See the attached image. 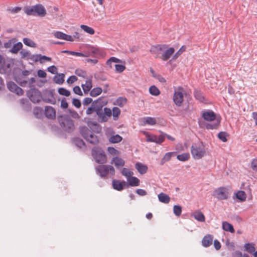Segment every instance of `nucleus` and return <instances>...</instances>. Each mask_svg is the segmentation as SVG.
<instances>
[{"mask_svg": "<svg viewBox=\"0 0 257 257\" xmlns=\"http://www.w3.org/2000/svg\"><path fill=\"white\" fill-rule=\"evenodd\" d=\"M65 75L63 73L59 74L54 77V81L58 84H62L64 81Z\"/></svg>", "mask_w": 257, "mask_h": 257, "instance_id": "nucleus-33", "label": "nucleus"}, {"mask_svg": "<svg viewBox=\"0 0 257 257\" xmlns=\"http://www.w3.org/2000/svg\"><path fill=\"white\" fill-rule=\"evenodd\" d=\"M41 99L46 103H49L52 104L56 103V99L54 97V93L52 90H46L42 95Z\"/></svg>", "mask_w": 257, "mask_h": 257, "instance_id": "nucleus-11", "label": "nucleus"}, {"mask_svg": "<svg viewBox=\"0 0 257 257\" xmlns=\"http://www.w3.org/2000/svg\"><path fill=\"white\" fill-rule=\"evenodd\" d=\"M135 167L138 170V171L141 174H145L147 170H148V167L144 164H142L141 163H137L135 165Z\"/></svg>", "mask_w": 257, "mask_h": 257, "instance_id": "nucleus-23", "label": "nucleus"}, {"mask_svg": "<svg viewBox=\"0 0 257 257\" xmlns=\"http://www.w3.org/2000/svg\"><path fill=\"white\" fill-rule=\"evenodd\" d=\"M184 91L183 88L181 86H179L177 90L174 91L173 100L176 106H182L184 100V95L187 94L186 93H184Z\"/></svg>", "mask_w": 257, "mask_h": 257, "instance_id": "nucleus-7", "label": "nucleus"}, {"mask_svg": "<svg viewBox=\"0 0 257 257\" xmlns=\"http://www.w3.org/2000/svg\"><path fill=\"white\" fill-rule=\"evenodd\" d=\"M174 52V48L173 47H170L164 52L160 58L163 61H166L171 57Z\"/></svg>", "mask_w": 257, "mask_h": 257, "instance_id": "nucleus-15", "label": "nucleus"}, {"mask_svg": "<svg viewBox=\"0 0 257 257\" xmlns=\"http://www.w3.org/2000/svg\"><path fill=\"white\" fill-rule=\"evenodd\" d=\"M229 135L225 132H220L217 135L218 139L223 142H226L227 141V137Z\"/></svg>", "mask_w": 257, "mask_h": 257, "instance_id": "nucleus-41", "label": "nucleus"}, {"mask_svg": "<svg viewBox=\"0 0 257 257\" xmlns=\"http://www.w3.org/2000/svg\"><path fill=\"white\" fill-rule=\"evenodd\" d=\"M95 112L98 117L101 118L100 122H106L108 120V118L104 115V110L102 109V105L96 106Z\"/></svg>", "mask_w": 257, "mask_h": 257, "instance_id": "nucleus-18", "label": "nucleus"}, {"mask_svg": "<svg viewBox=\"0 0 257 257\" xmlns=\"http://www.w3.org/2000/svg\"><path fill=\"white\" fill-rule=\"evenodd\" d=\"M35 6L26 8L25 10V13L28 16H35Z\"/></svg>", "mask_w": 257, "mask_h": 257, "instance_id": "nucleus-51", "label": "nucleus"}, {"mask_svg": "<svg viewBox=\"0 0 257 257\" xmlns=\"http://www.w3.org/2000/svg\"><path fill=\"white\" fill-rule=\"evenodd\" d=\"M89 138L86 140L88 142L93 145H96L98 143L99 140L97 136L92 133L91 135H89Z\"/></svg>", "mask_w": 257, "mask_h": 257, "instance_id": "nucleus-31", "label": "nucleus"}, {"mask_svg": "<svg viewBox=\"0 0 257 257\" xmlns=\"http://www.w3.org/2000/svg\"><path fill=\"white\" fill-rule=\"evenodd\" d=\"M126 67L124 65H121V64H115V72L116 73H121L125 69Z\"/></svg>", "mask_w": 257, "mask_h": 257, "instance_id": "nucleus-55", "label": "nucleus"}, {"mask_svg": "<svg viewBox=\"0 0 257 257\" xmlns=\"http://www.w3.org/2000/svg\"><path fill=\"white\" fill-rule=\"evenodd\" d=\"M244 250L248 252L251 253L253 252L255 250V244L253 243H246L244 245Z\"/></svg>", "mask_w": 257, "mask_h": 257, "instance_id": "nucleus-30", "label": "nucleus"}, {"mask_svg": "<svg viewBox=\"0 0 257 257\" xmlns=\"http://www.w3.org/2000/svg\"><path fill=\"white\" fill-rule=\"evenodd\" d=\"M23 47V44L21 42H18L17 43L14 45L13 48L11 49V52L13 53L16 54Z\"/></svg>", "mask_w": 257, "mask_h": 257, "instance_id": "nucleus-40", "label": "nucleus"}, {"mask_svg": "<svg viewBox=\"0 0 257 257\" xmlns=\"http://www.w3.org/2000/svg\"><path fill=\"white\" fill-rule=\"evenodd\" d=\"M251 168L254 171L257 172V158L252 160L250 164Z\"/></svg>", "mask_w": 257, "mask_h": 257, "instance_id": "nucleus-57", "label": "nucleus"}, {"mask_svg": "<svg viewBox=\"0 0 257 257\" xmlns=\"http://www.w3.org/2000/svg\"><path fill=\"white\" fill-rule=\"evenodd\" d=\"M107 151L110 154H111L112 155H115L118 153V152L117 150H116L113 147H108Z\"/></svg>", "mask_w": 257, "mask_h": 257, "instance_id": "nucleus-62", "label": "nucleus"}, {"mask_svg": "<svg viewBox=\"0 0 257 257\" xmlns=\"http://www.w3.org/2000/svg\"><path fill=\"white\" fill-rule=\"evenodd\" d=\"M236 198L238 199L240 201H244L245 200L246 195L244 191H238L235 194Z\"/></svg>", "mask_w": 257, "mask_h": 257, "instance_id": "nucleus-35", "label": "nucleus"}, {"mask_svg": "<svg viewBox=\"0 0 257 257\" xmlns=\"http://www.w3.org/2000/svg\"><path fill=\"white\" fill-rule=\"evenodd\" d=\"M91 77L88 80H87L86 81V83L85 84H82L81 86L82 87V89L83 90L84 93L85 94H87L88 92L91 89L92 85V79Z\"/></svg>", "mask_w": 257, "mask_h": 257, "instance_id": "nucleus-24", "label": "nucleus"}, {"mask_svg": "<svg viewBox=\"0 0 257 257\" xmlns=\"http://www.w3.org/2000/svg\"><path fill=\"white\" fill-rule=\"evenodd\" d=\"M213 237L211 234H207L205 235L202 240V245L205 247L210 246L213 242Z\"/></svg>", "mask_w": 257, "mask_h": 257, "instance_id": "nucleus-16", "label": "nucleus"}, {"mask_svg": "<svg viewBox=\"0 0 257 257\" xmlns=\"http://www.w3.org/2000/svg\"><path fill=\"white\" fill-rule=\"evenodd\" d=\"M80 132L85 140H87L89 138V136L91 135L92 133V132L86 126L81 127Z\"/></svg>", "mask_w": 257, "mask_h": 257, "instance_id": "nucleus-20", "label": "nucleus"}, {"mask_svg": "<svg viewBox=\"0 0 257 257\" xmlns=\"http://www.w3.org/2000/svg\"><path fill=\"white\" fill-rule=\"evenodd\" d=\"M168 45L166 44L164 45H156L153 46L150 51V52L155 55V58H157L159 57V54L161 51H164L165 49L167 48Z\"/></svg>", "mask_w": 257, "mask_h": 257, "instance_id": "nucleus-13", "label": "nucleus"}, {"mask_svg": "<svg viewBox=\"0 0 257 257\" xmlns=\"http://www.w3.org/2000/svg\"><path fill=\"white\" fill-rule=\"evenodd\" d=\"M44 113L46 117L54 119L56 117V110L51 106H46L45 108Z\"/></svg>", "mask_w": 257, "mask_h": 257, "instance_id": "nucleus-14", "label": "nucleus"}, {"mask_svg": "<svg viewBox=\"0 0 257 257\" xmlns=\"http://www.w3.org/2000/svg\"><path fill=\"white\" fill-rule=\"evenodd\" d=\"M58 120L63 130L70 133L75 129L73 120L68 115H61L58 116Z\"/></svg>", "mask_w": 257, "mask_h": 257, "instance_id": "nucleus-3", "label": "nucleus"}, {"mask_svg": "<svg viewBox=\"0 0 257 257\" xmlns=\"http://www.w3.org/2000/svg\"><path fill=\"white\" fill-rule=\"evenodd\" d=\"M77 80V78L76 76L74 75H72L70 76L67 80V82L68 84H72L75 81Z\"/></svg>", "mask_w": 257, "mask_h": 257, "instance_id": "nucleus-64", "label": "nucleus"}, {"mask_svg": "<svg viewBox=\"0 0 257 257\" xmlns=\"http://www.w3.org/2000/svg\"><path fill=\"white\" fill-rule=\"evenodd\" d=\"M53 35L57 39L64 40L65 34L60 31H56Z\"/></svg>", "mask_w": 257, "mask_h": 257, "instance_id": "nucleus-56", "label": "nucleus"}, {"mask_svg": "<svg viewBox=\"0 0 257 257\" xmlns=\"http://www.w3.org/2000/svg\"><path fill=\"white\" fill-rule=\"evenodd\" d=\"M144 122L145 124H148L151 125H155L157 123L155 118L152 117H146L144 118Z\"/></svg>", "mask_w": 257, "mask_h": 257, "instance_id": "nucleus-36", "label": "nucleus"}, {"mask_svg": "<svg viewBox=\"0 0 257 257\" xmlns=\"http://www.w3.org/2000/svg\"><path fill=\"white\" fill-rule=\"evenodd\" d=\"M75 73L78 76L85 78L87 77V73L85 71L80 69H77L75 71Z\"/></svg>", "mask_w": 257, "mask_h": 257, "instance_id": "nucleus-50", "label": "nucleus"}, {"mask_svg": "<svg viewBox=\"0 0 257 257\" xmlns=\"http://www.w3.org/2000/svg\"><path fill=\"white\" fill-rule=\"evenodd\" d=\"M20 54L22 56V58H27L29 59V57L32 55L29 51L22 50L20 52Z\"/></svg>", "mask_w": 257, "mask_h": 257, "instance_id": "nucleus-61", "label": "nucleus"}, {"mask_svg": "<svg viewBox=\"0 0 257 257\" xmlns=\"http://www.w3.org/2000/svg\"><path fill=\"white\" fill-rule=\"evenodd\" d=\"M97 174H99L101 178L106 177L109 172L112 175L115 174V170L113 166L111 165H102L98 166L96 168Z\"/></svg>", "mask_w": 257, "mask_h": 257, "instance_id": "nucleus-6", "label": "nucleus"}, {"mask_svg": "<svg viewBox=\"0 0 257 257\" xmlns=\"http://www.w3.org/2000/svg\"><path fill=\"white\" fill-rule=\"evenodd\" d=\"M72 104L77 108H80L81 106V101L78 98H73V99Z\"/></svg>", "mask_w": 257, "mask_h": 257, "instance_id": "nucleus-59", "label": "nucleus"}, {"mask_svg": "<svg viewBox=\"0 0 257 257\" xmlns=\"http://www.w3.org/2000/svg\"><path fill=\"white\" fill-rule=\"evenodd\" d=\"M191 153L195 159L202 158L206 153L205 147L202 142L193 143L191 146Z\"/></svg>", "mask_w": 257, "mask_h": 257, "instance_id": "nucleus-4", "label": "nucleus"}, {"mask_svg": "<svg viewBox=\"0 0 257 257\" xmlns=\"http://www.w3.org/2000/svg\"><path fill=\"white\" fill-rule=\"evenodd\" d=\"M186 47L185 45L182 46L179 50L174 54L173 56L172 59H176L179 56H180L184 52L186 51Z\"/></svg>", "mask_w": 257, "mask_h": 257, "instance_id": "nucleus-46", "label": "nucleus"}, {"mask_svg": "<svg viewBox=\"0 0 257 257\" xmlns=\"http://www.w3.org/2000/svg\"><path fill=\"white\" fill-rule=\"evenodd\" d=\"M81 28L84 30L85 32L90 34L93 35L95 33V31L93 28L90 27L87 25H81L80 26Z\"/></svg>", "mask_w": 257, "mask_h": 257, "instance_id": "nucleus-45", "label": "nucleus"}, {"mask_svg": "<svg viewBox=\"0 0 257 257\" xmlns=\"http://www.w3.org/2000/svg\"><path fill=\"white\" fill-rule=\"evenodd\" d=\"M111 112H112V115L114 117V120H116L117 118L119 115L120 114V110L117 107H113Z\"/></svg>", "mask_w": 257, "mask_h": 257, "instance_id": "nucleus-52", "label": "nucleus"}, {"mask_svg": "<svg viewBox=\"0 0 257 257\" xmlns=\"http://www.w3.org/2000/svg\"><path fill=\"white\" fill-rule=\"evenodd\" d=\"M222 228L224 230L231 233H234L235 232L233 225L226 221L222 222Z\"/></svg>", "mask_w": 257, "mask_h": 257, "instance_id": "nucleus-26", "label": "nucleus"}, {"mask_svg": "<svg viewBox=\"0 0 257 257\" xmlns=\"http://www.w3.org/2000/svg\"><path fill=\"white\" fill-rule=\"evenodd\" d=\"M61 53H66V54H71L72 55H75V56H79V57H87V55L84 54L82 53L71 51H69V50H63V51H61Z\"/></svg>", "mask_w": 257, "mask_h": 257, "instance_id": "nucleus-42", "label": "nucleus"}, {"mask_svg": "<svg viewBox=\"0 0 257 257\" xmlns=\"http://www.w3.org/2000/svg\"><path fill=\"white\" fill-rule=\"evenodd\" d=\"M159 200L164 203H168L170 201V197L165 193H161L158 195Z\"/></svg>", "mask_w": 257, "mask_h": 257, "instance_id": "nucleus-28", "label": "nucleus"}, {"mask_svg": "<svg viewBox=\"0 0 257 257\" xmlns=\"http://www.w3.org/2000/svg\"><path fill=\"white\" fill-rule=\"evenodd\" d=\"M72 142L73 144L79 148H82L86 147L84 142L80 138L75 137L73 138Z\"/></svg>", "mask_w": 257, "mask_h": 257, "instance_id": "nucleus-25", "label": "nucleus"}, {"mask_svg": "<svg viewBox=\"0 0 257 257\" xmlns=\"http://www.w3.org/2000/svg\"><path fill=\"white\" fill-rule=\"evenodd\" d=\"M0 68H2L3 70H0V73L6 74L8 76H10L13 73V67L14 63L11 60L6 59L3 63L2 64Z\"/></svg>", "mask_w": 257, "mask_h": 257, "instance_id": "nucleus-9", "label": "nucleus"}, {"mask_svg": "<svg viewBox=\"0 0 257 257\" xmlns=\"http://www.w3.org/2000/svg\"><path fill=\"white\" fill-rule=\"evenodd\" d=\"M47 70L48 72H50L52 74H56L57 72V68L55 66L52 65L49 67L47 68Z\"/></svg>", "mask_w": 257, "mask_h": 257, "instance_id": "nucleus-63", "label": "nucleus"}, {"mask_svg": "<svg viewBox=\"0 0 257 257\" xmlns=\"http://www.w3.org/2000/svg\"><path fill=\"white\" fill-rule=\"evenodd\" d=\"M41 54L32 55L30 57L29 59L32 60L34 62L40 61V63H43V61L41 60Z\"/></svg>", "mask_w": 257, "mask_h": 257, "instance_id": "nucleus-48", "label": "nucleus"}, {"mask_svg": "<svg viewBox=\"0 0 257 257\" xmlns=\"http://www.w3.org/2000/svg\"><path fill=\"white\" fill-rule=\"evenodd\" d=\"M176 154V152H168L165 154L163 158L161 159L160 164L161 165H163L166 162H168L171 159V157L175 156Z\"/></svg>", "mask_w": 257, "mask_h": 257, "instance_id": "nucleus-19", "label": "nucleus"}, {"mask_svg": "<svg viewBox=\"0 0 257 257\" xmlns=\"http://www.w3.org/2000/svg\"><path fill=\"white\" fill-rule=\"evenodd\" d=\"M127 180L128 186H138L139 185L140 180L136 177H130Z\"/></svg>", "mask_w": 257, "mask_h": 257, "instance_id": "nucleus-27", "label": "nucleus"}, {"mask_svg": "<svg viewBox=\"0 0 257 257\" xmlns=\"http://www.w3.org/2000/svg\"><path fill=\"white\" fill-rule=\"evenodd\" d=\"M150 93L154 96H158L160 94V91L159 89L155 85H152L149 88Z\"/></svg>", "mask_w": 257, "mask_h": 257, "instance_id": "nucleus-37", "label": "nucleus"}, {"mask_svg": "<svg viewBox=\"0 0 257 257\" xmlns=\"http://www.w3.org/2000/svg\"><path fill=\"white\" fill-rule=\"evenodd\" d=\"M35 82H36V80L34 77H32L30 79H28V83L27 86L29 88H30V89L31 88H35V85L34 84L35 83Z\"/></svg>", "mask_w": 257, "mask_h": 257, "instance_id": "nucleus-60", "label": "nucleus"}, {"mask_svg": "<svg viewBox=\"0 0 257 257\" xmlns=\"http://www.w3.org/2000/svg\"><path fill=\"white\" fill-rule=\"evenodd\" d=\"M92 155L95 162L103 164L106 162L107 158L103 150L99 147H94L92 149Z\"/></svg>", "mask_w": 257, "mask_h": 257, "instance_id": "nucleus-5", "label": "nucleus"}, {"mask_svg": "<svg viewBox=\"0 0 257 257\" xmlns=\"http://www.w3.org/2000/svg\"><path fill=\"white\" fill-rule=\"evenodd\" d=\"M96 107V106L95 105H93V103L92 102L91 105L87 109L86 111V114H92L94 111H95Z\"/></svg>", "mask_w": 257, "mask_h": 257, "instance_id": "nucleus-58", "label": "nucleus"}, {"mask_svg": "<svg viewBox=\"0 0 257 257\" xmlns=\"http://www.w3.org/2000/svg\"><path fill=\"white\" fill-rule=\"evenodd\" d=\"M31 73V71H23L19 67H15L13 71V75L15 80L22 87L27 86L28 83V76Z\"/></svg>", "mask_w": 257, "mask_h": 257, "instance_id": "nucleus-2", "label": "nucleus"}, {"mask_svg": "<svg viewBox=\"0 0 257 257\" xmlns=\"http://www.w3.org/2000/svg\"><path fill=\"white\" fill-rule=\"evenodd\" d=\"M112 185L114 189L119 191L122 190L124 188L128 187V185L124 180L119 181L114 179L112 180Z\"/></svg>", "mask_w": 257, "mask_h": 257, "instance_id": "nucleus-12", "label": "nucleus"}, {"mask_svg": "<svg viewBox=\"0 0 257 257\" xmlns=\"http://www.w3.org/2000/svg\"><path fill=\"white\" fill-rule=\"evenodd\" d=\"M27 95L30 100L34 103L40 102L42 98L41 92L36 88H31L28 90Z\"/></svg>", "mask_w": 257, "mask_h": 257, "instance_id": "nucleus-8", "label": "nucleus"}, {"mask_svg": "<svg viewBox=\"0 0 257 257\" xmlns=\"http://www.w3.org/2000/svg\"><path fill=\"white\" fill-rule=\"evenodd\" d=\"M190 158V155L188 153H184L181 155H178L177 156V159L182 162H185L189 160Z\"/></svg>", "mask_w": 257, "mask_h": 257, "instance_id": "nucleus-38", "label": "nucleus"}, {"mask_svg": "<svg viewBox=\"0 0 257 257\" xmlns=\"http://www.w3.org/2000/svg\"><path fill=\"white\" fill-rule=\"evenodd\" d=\"M202 116L205 120L212 121L213 123H206L205 125V128L207 130L217 129L220 124L221 117H216V114L212 110H208L202 112Z\"/></svg>", "mask_w": 257, "mask_h": 257, "instance_id": "nucleus-1", "label": "nucleus"}, {"mask_svg": "<svg viewBox=\"0 0 257 257\" xmlns=\"http://www.w3.org/2000/svg\"><path fill=\"white\" fill-rule=\"evenodd\" d=\"M213 196L218 200H226L228 198V192L227 188L220 187L213 192Z\"/></svg>", "mask_w": 257, "mask_h": 257, "instance_id": "nucleus-10", "label": "nucleus"}, {"mask_svg": "<svg viewBox=\"0 0 257 257\" xmlns=\"http://www.w3.org/2000/svg\"><path fill=\"white\" fill-rule=\"evenodd\" d=\"M126 103L127 99L125 97H119L118 98L116 99L115 102L114 103V104L118 105L120 107H122L124 106Z\"/></svg>", "mask_w": 257, "mask_h": 257, "instance_id": "nucleus-29", "label": "nucleus"}, {"mask_svg": "<svg viewBox=\"0 0 257 257\" xmlns=\"http://www.w3.org/2000/svg\"><path fill=\"white\" fill-rule=\"evenodd\" d=\"M122 138L119 135L111 136L109 139V142L111 143H118L121 141Z\"/></svg>", "mask_w": 257, "mask_h": 257, "instance_id": "nucleus-43", "label": "nucleus"}, {"mask_svg": "<svg viewBox=\"0 0 257 257\" xmlns=\"http://www.w3.org/2000/svg\"><path fill=\"white\" fill-rule=\"evenodd\" d=\"M121 173L122 175L127 177L128 178L133 174V173L132 171H130L127 168H123L122 169Z\"/></svg>", "mask_w": 257, "mask_h": 257, "instance_id": "nucleus-54", "label": "nucleus"}, {"mask_svg": "<svg viewBox=\"0 0 257 257\" xmlns=\"http://www.w3.org/2000/svg\"><path fill=\"white\" fill-rule=\"evenodd\" d=\"M17 86H18L14 82L12 81H10L7 84L8 88L12 92H14V91L16 90V89L17 88Z\"/></svg>", "mask_w": 257, "mask_h": 257, "instance_id": "nucleus-53", "label": "nucleus"}, {"mask_svg": "<svg viewBox=\"0 0 257 257\" xmlns=\"http://www.w3.org/2000/svg\"><path fill=\"white\" fill-rule=\"evenodd\" d=\"M194 217L195 219H196L197 220H198L199 221H200V222L205 221V216H204V214H203V213L200 211L195 212L194 213Z\"/></svg>", "mask_w": 257, "mask_h": 257, "instance_id": "nucleus-34", "label": "nucleus"}, {"mask_svg": "<svg viewBox=\"0 0 257 257\" xmlns=\"http://www.w3.org/2000/svg\"><path fill=\"white\" fill-rule=\"evenodd\" d=\"M92 102L93 103V105H95L96 106H100L102 105V107H103L107 104V101L105 97L101 96Z\"/></svg>", "mask_w": 257, "mask_h": 257, "instance_id": "nucleus-21", "label": "nucleus"}, {"mask_svg": "<svg viewBox=\"0 0 257 257\" xmlns=\"http://www.w3.org/2000/svg\"><path fill=\"white\" fill-rule=\"evenodd\" d=\"M35 16L37 15L40 17H44L46 15V11L45 8L41 5H35Z\"/></svg>", "mask_w": 257, "mask_h": 257, "instance_id": "nucleus-17", "label": "nucleus"}, {"mask_svg": "<svg viewBox=\"0 0 257 257\" xmlns=\"http://www.w3.org/2000/svg\"><path fill=\"white\" fill-rule=\"evenodd\" d=\"M173 213L177 216H179L182 213V207L179 205H175L173 207Z\"/></svg>", "mask_w": 257, "mask_h": 257, "instance_id": "nucleus-47", "label": "nucleus"}, {"mask_svg": "<svg viewBox=\"0 0 257 257\" xmlns=\"http://www.w3.org/2000/svg\"><path fill=\"white\" fill-rule=\"evenodd\" d=\"M102 92V89L99 87L93 88L90 92V95L92 97H96L100 95Z\"/></svg>", "mask_w": 257, "mask_h": 257, "instance_id": "nucleus-32", "label": "nucleus"}, {"mask_svg": "<svg viewBox=\"0 0 257 257\" xmlns=\"http://www.w3.org/2000/svg\"><path fill=\"white\" fill-rule=\"evenodd\" d=\"M23 42L26 45L28 46L33 48L36 47V44L29 38H24L23 39Z\"/></svg>", "mask_w": 257, "mask_h": 257, "instance_id": "nucleus-44", "label": "nucleus"}, {"mask_svg": "<svg viewBox=\"0 0 257 257\" xmlns=\"http://www.w3.org/2000/svg\"><path fill=\"white\" fill-rule=\"evenodd\" d=\"M58 92L59 94L65 96H69L70 95V92L63 87L59 88L58 90Z\"/></svg>", "mask_w": 257, "mask_h": 257, "instance_id": "nucleus-49", "label": "nucleus"}, {"mask_svg": "<svg viewBox=\"0 0 257 257\" xmlns=\"http://www.w3.org/2000/svg\"><path fill=\"white\" fill-rule=\"evenodd\" d=\"M111 163H114L115 166L118 168L119 167L123 166L124 165L125 162L121 158L115 157L112 159Z\"/></svg>", "mask_w": 257, "mask_h": 257, "instance_id": "nucleus-22", "label": "nucleus"}, {"mask_svg": "<svg viewBox=\"0 0 257 257\" xmlns=\"http://www.w3.org/2000/svg\"><path fill=\"white\" fill-rule=\"evenodd\" d=\"M194 95L195 98L200 102H202L205 100V98L203 96L202 93L199 90H195Z\"/></svg>", "mask_w": 257, "mask_h": 257, "instance_id": "nucleus-39", "label": "nucleus"}]
</instances>
